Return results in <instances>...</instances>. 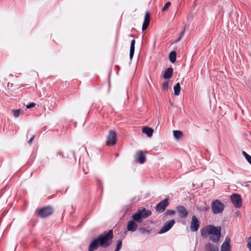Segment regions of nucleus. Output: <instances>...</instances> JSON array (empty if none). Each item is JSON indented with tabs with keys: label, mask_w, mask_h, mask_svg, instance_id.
Wrapping results in <instances>:
<instances>
[{
	"label": "nucleus",
	"mask_w": 251,
	"mask_h": 251,
	"mask_svg": "<svg viewBox=\"0 0 251 251\" xmlns=\"http://www.w3.org/2000/svg\"><path fill=\"white\" fill-rule=\"evenodd\" d=\"M35 106V103L34 102H31L29 104L26 105V108L29 109L30 108L33 107Z\"/></svg>",
	"instance_id": "2f4dec72"
},
{
	"label": "nucleus",
	"mask_w": 251,
	"mask_h": 251,
	"mask_svg": "<svg viewBox=\"0 0 251 251\" xmlns=\"http://www.w3.org/2000/svg\"><path fill=\"white\" fill-rule=\"evenodd\" d=\"M181 38H180V37L179 36V38H178L176 40V42H179V41L181 40Z\"/></svg>",
	"instance_id": "c9c22d12"
},
{
	"label": "nucleus",
	"mask_w": 251,
	"mask_h": 251,
	"mask_svg": "<svg viewBox=\"0 0 251 251\" xmlns=\"http://www.w3.org/2000/svg\"><path fill=\"white\" fill-rule=\"evenodd\" d=\"M12 112H13L14 116L15 118H18L20 116V115L21 113V109L13 110Z\"/></svg>",
	"instance_id": "a878e982"
},
{
	"label": "nucleus",
	"mask_w": 251,
	"mask_h": 251,
	"mask_svg": "<svg viewBox=\"0 0 251 251\" xmlns=\"http://www.w3.org/2000/svg\"><path fill=\"white\" fill-rule=\"evenodd\" d=\"M122 247V240H118L117 242L116 249L115 251H119Z\"/></svg>",
	"instance_id": "bb28decb"
},
{
	"label": "nucleus",
	"mask_w": 251,
	"mask_h": 251,
	"mask_svg": "<svg viewBox=\"0 0 251 251\" xmlns=\"http://www.w3.org/2000/svg\"><path fill=\"white\" fill-rule=\"evenodd\" d=\"M176 53L175 51H171L169 54V59L172 63L175 62L176 60Z\"/></svg>",
	"instance_id": "412c9836"
},
{
	"label": "nucleus",
	"mask_w": 251,
	"mask_h": 251,
	"mask_svg": "<svg viewBox=\"0 0 251 251\" xmlns=\"http://www.w3.org/2000/svg\"><path fill=\"white\" fill-rule=\"evenodd\" d=\"M171 3L170 2H167L165 4L164 7L162 8V11H165L167 10L168 9V8H169V7L171 6Z\"/></svg>",
	"instance_id": "cd10ccee"
},
{
	"label": "nucleus",
	"mask_w": 251,
	"mask_h": 251,
	"mask_svg": "<svg viewBox=\"0 0 251 251\" xmlns=\"http://www.w3.org/2000/svg\"><path fill=\"white\" fill-rule=\"evenodd\" d=\"M229 242L230 240L226 237L221 246V251H230Z\"/></svg>",
	"instance_id": "dca6fc26"
},
{
	"label": "nucleus",
	"mask_w": 251,
	"mask_h": 251,
	"mask_svg": "<svg viewBox=\"0 0 251 251\" xmlns=\"http://www.w3.org/2000/svg\"><path fill=\"white\" fill-rule=\"evenodd\" d=\"M175 223V221L174 220L167 222L159 230L158 233L162 234L167 232L173 227Z\"/></svg>",
	"instance_id": "6e6552de"
},
{
	"label": "nucleus",
	"mask_w": 251,
	"mask_h": 251,
	"mask_svg": "<svg viewBox=\"0 0 251 251\" xmlns=\"http://www.w3.org/2000/svg\"><path fill=\"white\" fill-rule=\"evenodd\" d=\"M225 207V204L219 200L213 201L211 204V210L214 214H218L223 213Z\"/></svg>",
	"instance_id": "7ed1b4c3"
},
{
	"label": "nucleus",
	"mask_w": 251,
	"mask_h": 251,
	"mask_svg": "<svg viewBox=\"0 0 251 251\" xmlns=\"http://www.w3.org/2000/svg\"><path fill=\"white\" fill-rule=\"evenodd\" d=\"M113 238L112 230L103 232L92 241L88 247V251H94L99 247L108 248L111 245Z\"/></svg>",
	"instance_id": "f257e3e1"
},
{
	"label": "nucleus",
	"mask_w": 251,
	"mask_h": 251,
	"mask_svg": "<svg viewBox=\"0 0 251 251\" xmlns=\"http://www.w3.org/2000/svg\"><path fill=\"white\" fill-rule=\"evenodd\" d=\"M141 233L142 234H150L151 232V230L148 229L146 228H140L139 229Z\"/></svg>",
	"instance_id": "393cba45"
},
{
	"label": "nucleus",
	"mask_w": 251,
	"mask_h": 251,
	"mask_svg": "<svg viewBox=\"0 0 251 251\" xmlns=\"http://www.w3.org/2000/svg\"><path fill=\"white\" fill-rule=\"evenodd\" d=\"M180 86L179 83H176V84L174 86V90L175 95L176 96H178L180 92Z\"/></svg>",
	"instance_id": "4be33fe9"
},
{
	"label": "nucleus",
	"mask_w": 251,
	"mask_h": 251,
	"mask_svg": "<svg viewBox=\"0 0 251 251\" xmlns=\"http://www.w3.org/2000/svg\"><path fill=\"white\" fill-rule=\"evenodd\" d=\"M138 228V225L133 220L128 221L127 225V230L129 231H135Z\"/></svg>",
	"instance_id": "9b49d317"
},
{
	"label": "nucleus",
	"mask_w": 251,
	"mask_h": 251,
	"mask_svg": "<svg viewBox=\"0 0 251 251\" xmlns=\"http://www.w3.org/2000/svg\"><path fill=\"white\" fill-rule=\"evenodd\" d=\"M150 15L149 11H146L145 15V18L144 23L142 25V30H146L150 24Z\"/></svg>",
	"instance_id": "ddd939ff"
},
{
	"label": "nucleus",
	"mask_w": 251,
	"mask_h": 251,
	"mask_svg": "<svg viewBox=\"0 0 251 251\" xmlns=\"http://www.w3.org/2000/svg\"><path fill=\"white\" fill-rule=\"evenodd\" d=\"M34 138V136H33L29 141L28 143L30 145L32 143V141L33 140V139Z\"/></svg>",
	"instance_id": "f704fd0d"
},
{
	"label": "nucleus",
	"mask_w": 251,
	"mask_h": 251,
	"mask_svg": "<svg viewBox=\"0 0 251 251\" xmlns=\"http://www.w3.org/2000/svg\"><path fill=\"white\" fill-rule=\"evenodd\" d=\"M169 81H165V82H163L162 84V88L165 90H168V89L169 88Z\"/></svg>",
	"instance_id": "c85d7f7f"
},
{
	"label": "nucleus",
	"mask_w": 251,
	"mask_h": 251,
	"mask_svg": "<svg viewBox=\"0 0 251 251\" xmlns=\"http://www.w3.org/2000/svg\"><path fill=\"white\" fill-rule=\"evenodd\" d=\"M176 213V211L174 210H168L166 213V215H174Z\"/></svg>",
	"instance_id": "c756f323"
},
{
	"label": "nucleus",
	"mask_w": 251,
	"mask_h": 251,
	"mask_svg": "<svg viewBox=\"0 0 251 251\" xmlns=\"http://www.w3.org/2000/svg\"><path fill=\"white\" fill-rule=\"evenodd\" d=\"M135 40L134 39H133L131 41L130 44V52H129V57L130 59L131 60L133 58L134 53V50H135Z\"/></svg>",
	"instance_id": "aec40b11"
},
{
	"label": "nucleus",
	"mask_w": 251,
	"mask_h": 251,
	"mask_svg": "<svg viewBox=\"0 0 251 251\" xmlns=\"http://www.w3.org/2000/svg\"><path fill=\"white\" fill-rule=\"evenodd\" d=\"M116 133L113 130H110L107 136L106 145L108 146H113L116 144Z\"/></svg>",
	"instance_id": "39448f33"
},
{
	"label": "nucleus",
	"mask_w": 251,
	"mask_h": 251,
	"mask_svg": "<svg viewBox=\"0 0 251 251\" xmlns=\"http://www.w3.org/2000/svg\"><path fill=\"white\" fill-rule=\"evenodd\" d=\"M132 220L138 223H141L143 222V218L142 217L141 214L138 211L135 214L132 215Z\"/></svg>",
	"instance_id": "a211bd4d"
},
{
	"label": "nucleus",
	"mask_w": 251,
	"mask_h": 251,
	"mask_svg": "<svg viewBox=\"0 0 251 251\" xmlns=\"http://www.w3.org/2000/svg\"><path fill=\"white\" fill-rule=\"evenodd\" d=\"M142 132L146 134L148 137H151L152 135L153 129L149 127L145 126L142 128Z\"/></svg>",
	"instance_id": "6ab92c4d"
},
{
	"label": "nucleus",
	"mask_w": 251,
	"mask_h": 251,
	"mask_svg": "<svg viewBox=\"0 0 251 251\" xmlns=\"http://www.w3.org/2000/svg\"><path fill=\"white\" fill-rule=\"evenodd\" d=\"M208 209H209V208H208V207H201V208H200V210L202 211H207Z\"/></svg>",
	"instance_id": "72a5a7b5"
},
{
	"label": "nucleus",
	"mask_w": 251,
	"mask_h": 251,
	"mask_svg": "<svg viewBox=\"0 0 251 251\" xmlns=\"http://www.w3.org/2000/svg\"><path fill=\"white\" fill-rule=\"evenodd\" d=\"M177 212L181 218H186L188 215V212L186 208L183 206H178L177 207Z\"/></svg>",
	"instance_id": "4468645a"
},
{
	"label": "nucleus",
	"mask_w": 251,
	"mask_h": 251,
	"mask_svg": "<svg viewBox=\"0 0 251 251\" xmlns=\"http://www.w3.org/2000/svg\"><path fill=\"white\" fill-rule=\"evenodd\" d=\"M53 213V209L50 206H46L42 208L38 212V216L41 218L49 216Z\"/></svg>",
	"instance_id": "20e7f679"
},
{
	"label": "nucleus",
	"mask_w": 251,
	"mask_h": 251,
	"mask_svg": "<svg viewBox=\"0 0 251 251\" xmlns=\"http://www.w3.org/2000/svg\"><path fill=\"white\" fill-rule=\"evenodd\" d=\"M83 171L85 172V174H87V172H85V170L84 169V168L83 167Z\"/></svg>",
	"instance_id": "e433bc0d"
},
{
	"label": "nucleus",
	"mask_w": 251,
	"mask_h": 251,
	"mask_svg": "<svg viewBox=\"0 0 251 251\" xmlns=\"http://www.w3.org/2000/svg\"><path fill=\"white\" fill-rule=\"evenodd\" d=\"M169 204V199H165L162 201L158 203V204L155 206V209L157 212L159 213H162L165 210Z\"/></svg>",
	"instance_id": "423d86ee"
},
{
	"label": "nucleus",
	"mask_w": 251,
	"mask_h": 251,
	"mask_svg": "<svg viewBox=\"0 0 251 251\" xmlns=\"http://www.w3.org/2000/svg\"><path fill=\"white\" fill-rule=\"evenodd\" d=\"M247 246L249 249L250 251H251V237H249L248 239Z\"/></svg>",
	"instance_id": "7c9ffc66"
},
{
	"label": "nucleus",
	"mask_w": 251,
	"mask_h": 251,
	"mask_svg": "<svg viewBox=\"0 0 251 251\" xmlns=\"http://www.w3.org/2000/svg\"><path fill=\"white\" fill-rule=\"evenodd\" d=\"M173 134H174V137L176 140H178L181 137V136L182 135V133L180 131H179V130H174Z\"/></svg>",
	"instance_id": "5701e85b"
},
{
	"label": "nucleus",
	"mask_w": 251,
	"mask_h": 251,
	"mask_svg": "<svg viewBox=\"0 0 251 251\" xmlns=\"http://www.w3.org/2000/svg\"><path fill=\"white\" fill-rule=\"evenodd\" d=\"M221 227L215 226L214 225H208L201 229V234L202 238H207L209 236V240L215 243H218L221 237Z\"/></svg>",
	"instance_id": "f03ea898"
},
{
	"label": "nucleus",
	"mask_w": 251,
	"mask_h": 251,
	"mask_svg": "<svg viewBox=\"0 0 251 251\" xmlns=\"http://www.w3.org/2000/svg\"><path fill=\"white\" fill-rule=\"evenodd\" d=\"M204 251H219L218 245L208 243L204 245Z\"/></svg>",
	"instance_id": "f8f14e48"
},
{
	"label": "nucleus",
	"mask_w": 251,
	"mask_h": 251,
	"mask_svg": "<svg viewBox=\"0 0 251 251\" xmlns=\"http://www.w3.org/2000/svg\"><path fill=\"white\" fill-rule=\"evenodd\" d=\"M173 74V69L172 68H168L167 69L163 75V77L166 80L171 78Z\"/></svg>",
	"instance_id": "f3484780"
},
{
	"label": "nucleus",
	"mask_w": 251,
	"mask_h": 251,
	"mask_svg": "<svg viewBox=\"0 0 251 251\" xmlns=\"http://www.w3.org/2000/svg\"><path fill=\"white\" fill-rule=\"evenodd\" d=\"M200 226V222L195 216H193L191 223L190 228L192 231H196Z\"/></svg>",
	"instance_id": "1a4fd4ad"
},
{
	"label": "nucleus",
	"mask_w": 251,
	"mask_h": 251,
	"mask_svg": "<svg viewBox=\"0 0 251 251\" xmlns=\"http://www.w3.org/2000/svg\"><path fill=\"white\" fill-rule=\"evenodd\" d=\"M138 211L140 213L142 217L145 219L151 214V212L150 210H147L145 208H143L141 209H138Z\"/></svg>",
	"instance_id": "2eb2a0df"
},
{
	"label": "nucleus",
	"mask_w": 251,
	"mask_h": 251,
	"mask_svg": "<svg viewBox=\"0 0 251 251\" xmlns=\"http://www.w3.org/2000/svg\"><path fill=\"white\" fill-rule=\"evenodd\" d=\"M242 154L245 157V158H246L247 161L248 162V163L251 165V156L249 155L245 151H242Z\"/></svg>",
	"instance_id": "b1692460"
},
{
	"label": "nucleus",
	"mask_w": 251,
	"mask_h": 251,
	"mask_svg": "<svg viewBox=\"0 0 251 251\" xmlns=\"http://www.w3.org/2000/svg\"><path fill=\"white\" fill-rule=\"evenodd\" d=\"M185 27H184V28L182 29V30L181 31V33H180V38H182V37L183 36V35H184V33H185Z\"/></svg>",
	"instance_id": "473e14b6"
},
{
	"label": "nucleus",
	"mask_w": 251,
	"mask_h": 251,
	"mask_svg": "<svg viewBox=\"0 0 251 251\" xmlns=\"http://www.w3.org/2000/svg\"><path fill=\"white\" fill-rule=\"evenodd\" d=\"M146 155L142 151H138L135 156V160L140 164H143L146 161Z\"/></svg>",
	"instance_id": "9d476101"
},
{
	"label": "nucleus",
	"mask_w": 251,
	"mask_h": 251,
	"mask_svg": "<svg viewBox=\"0 0 251 251\" xmlns=\"http://www.w3.org/2000/svg\"><path fill=\"white\" fill-rule=\"evenodd\" d=\"M230 199L234 205L235 207L237 208H240L242 206V200L241 196L237 194H233L230 196Z\"/></svg>",
	"instance_id": "0eeeda50"
}]
</instances>
